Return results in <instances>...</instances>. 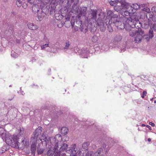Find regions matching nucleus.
<instances>
[{
  "mask_svg": "<svg viewBox=\"0 0 156 156\" xmlns=\"http://www.w3.org/2000/svg\"><path fill=\"white\" fill-rule=\"evenodd\" d=\"M121 20V21L122 22V25H123L124 24V25H123L124 27H123L122 29L125 28L126 30L129 31L132 29H134L135 27L138 30L141 29V28H140L141 27L137 25H135V21L136 20H137V18H136L135 15L131 16L129 19L123 17Z\"/></svg>",
  "mask_w": 156,
  "mask_h": 156,
  "instance_id": "1",
  "label": "nucleus"
},
{
  "mask_svg": "<svg viewBox=\"0 0 156 156\" xmlns=\"http://www.w3.org/2000/svg\"><path fill=\"white\" fill-rule=\"evenodd\" d=\"M105 16L104 14H103L102 16ZM105 17V16H104ZM116 16H115L114 17H110L109 16H106L105 19L104 17L103 20L104 23H105L106 25H108V24H113L117 27L118 29H122L124 26L122 24V23L121 21V19L122 18L117 17Z\"/></svg>",
  "mask_w": 156,
  "mask_h": 156,
  "instance_id": "2",
  "label": "nucleus"
},
{
  "mask_svg": "<svg viewBox=\"0 0 156 156\" xmlns=\"http://www.w3.org/2000/svg\"><path fill=\"white\" fill-rule=\"evenodd\" d=\"M5 138H2L3 140H5L6 143L9 145L14 147H18L19 142L18 141V138L16 135L12 137L9 134L6 133Z\"/></svg>",
  "mask_w": 156,
  "mask_h": 156,
  "instance_id": "3",
  "label": "nucleus"
},
{
  "mask_svg": "<svg viewBox=\"0 0 156 156\" xmlns=\"http://www.w3.org/2000/svg\"><path fill=\"white\" fill-rule=\"evenodd\" d=\"M60 147H58L55 149V154L54 156H61V155L62 156V153H65V151L67 150V148L68 146V145L66 144L63 143L62 145H60Z\"/></svg>",
  "mask_w": 156,
  "mask_h": 156,
  "instance_id": "4",
  "label": "nucleus"
},
{
  "mask_svg": "<svg viewBox=\"0 0 156 156\" xmlns=\"http://www.w3.org/2000/svg\"><path fill=\"white\" fill-rule=\"evenodd\" d=\"M104 17H105L104 16H101L96 21L98 26L99 27L100 30L102 32L105 31L107 26L103 22V18Z\"/></svg>",
  "mask_w": 156,
  "mask_h": 156,
  "instance_id": "5",
  "label": "nucleus"
},
{
  "mask_svg": "<svg viewBox=\"0 0 156 156\" xmlns=\"http://www.w3.org/2000/svg\"><path fill=\"white\" fill-rule=\"evenodd\" d=\"M77 148L75 147L66 150L65 153H62V156H77Z\"/></svg>",
  "mask_w": 156,
  "mask_h": 156,
  "instance_id": "6",
  "label": "nucleus"
},
{
  "mask_svg": "<svg viewBox=\"0 0 156 156\" xmlns=\"http://www.w3.org/2000/svg\"><path fill=\"white\" fill-rule=\"evenodd\" d=\"M144 33V31L142 29H139L137 30L136 36L134 39L136 43H138L141 41Z\"/></svg>",
  "mask_w": 156,
  "mask_h": 156,
  "instance_id": "7",
  "label": "nucleus"
},
{
  "mask_svg": "<svg viewBox=\"0 0 156 156\" xmlns=\"http://www.w3.org/2000/svg\"><path fill=\"white\" fill-rule=\"evenodd\" d=\"M97 14V11L96 10L91 9L90 13L88 14L87 20H92L93 22L95 21Z\"/></svg>",
  "mask_w": 156,
  "mask_h": 156,
  "instance_id": "8",
  "label": "nucleus"
},
{
  "mask_svg": "<svg viewBox=\"0 0 156 156\" xmlns=\"http://www.w3.org/2000/svg\"><path fill=\"white\" fill-rule=\"evenodd\" d=\"M42 132L41 127H39L36 129L34 133L32 135L31 138V140H34V141H36L39 135H40Z\"/></svg>",
  "mask_w": 156,
  "mask_h": 156,
  "instance_id": "9",
  "label": "nucleus"
},
{
  "mask_svg": "<svg viewBox=\"0 0 156 156\" xmlns=\"http://www.w3.org/2000/svg\"><path fill=\"white\" fill-rule=\"evenodd\" d=\"M134 13V11L133 10L131 11H129L128 10H126L124 9H122L120 11V14L122 16L120 17L119 15V18H122L123 17H125L128 19V17H126V16H130V14H132ZM130 16L129 19L130 17Z\"/></svg>",
  "mask_w": 156,
  "mask_h": 156,
  "instance_id": "10",
  "label": "nucleus"
},
{
  "mask_svg": "<svg viewBox=\"0 0 156 156\" xmlns=\"http://www.w3.org/2000/svg\"><path fill=\"white\" fill-rule=\"evenodd\" d=\"M79 0H68L67 2V5L66 6V9L70 8L71 4L73 3V5L72 6V9L73 10L77 8V4Z\"/></svg>",
  "mask_w": 156,
  "mask_h": 156,
  "instance_id": "11",
  "label": "nucleus"
},
{
  "mask_svg": "<svg viewBox=\"0 0 156 156\" xmlns=\"http://www.w3.org/2000/svg\"><path fill=\"white\" fill-rule=\"evenodd\" d=\"M41 141L44 147H46L47 144L51 143L50 138L47 137L44 134L42 135Z\"/></svg>",
  "mask_w": 156,
  "mask_h": 156,
  "instance_id": "12",
  "label": "nucleus"
},
{
  "mask_svg": "<svg viewBox=\"0 0 156 156\" xmlns=\"http://www.w3.org/2000/svg\"><path fill=\"white\" fill-rule=\"evenodd\" d=\"M54 141L55 142V148L56 149L58 147V144L62 140V137L60 134L56 135L54 138H53Z\"/></svg>",
  "mask_w": 156,
  "mask_h": 156,
  "instance_id": "13",
  "label": "nucleus"
},
{
  "mask_svg": "<svg viewBox=\"0 0 156 156\" xmlns=\"http://www.w3.org/2000/svg\"><path fill=\"white\" fill-rule=\"evenodd\" d=\"M47 1L46 2L48 3H50V6L51 8H50L49 11L50 12V15H53L54 14L55 12V5H52L51 3L54 0H46Z\"/></svg>",
  "mask_w": 156,
  "mask_h": 156,
  "instance_id": "14",
  "label": "nucleus"
},
{
  "mask_svg": "<svg viewBox=\"0 0 156 156\" xmlns=\"http://www.w3.org/2000/svg\"><path fill=\"white\" fill-rule=\"evenodd\" d=\"M121 5L122 7L124 9H126V10L129 11H132V6L129 3L124 1L121 2Z\"/></svg>",
  "mask_w": 156,
  "mask_h": 156,
  "instance_id": "15",
  "label": "nucleus"
},
{
  "mask_svg": "<svg viewBox=\"0 0 156 156\" xmlns=\"http://www.w3.org/2000/svg\"><path fill=\"white\" fill-rule=\"evenodd\" d=\"M34 140L31 141L33 142L31 146V153L32 154H35L36 148V141H34Z\"/></svg>",
  "mask_w": 156,
  "mask_h": 156,
  "instance_id": "16",
  "label": "nucleus"
},
{
  "mask_svg": "<svg viewBox=\"0 0 156 156\" xmlns=\"http://www.w3.org/2000/svg\"><path fill=\"white\" fill-rule=\"evenodd\" d=\"M89 53L88 51L86 50L85 48L82 49L80 52L81 57L83 58H87Z\"/></svg>",
  "mask_w": 156,
  "mask_h": 156,
  "instance_id": "17",
  "label": "nucleus"
},
{
  "mask_svg": "<svg viewBox=\"0 0 156 156\" xmlns=\"http://www.w3.org/2000/svg\"><path fill=\"white\" fill-rule=\"evenodd\" d=\"M126 44H120L118 47V48L119 49V51L120 52H124L126 50Z\"/></svg>",
  "mask_w": 156,
  "mask_h": 156,
  "instance_id": "18",
  "label": "nucleus"
},
{
  "mask_svg": "<svg viewBox=\"0 0 156 156\" xmlns=\"http://www.w3.org/2000/svg\"><path fill=\"white\" fill-rule=\"evenodd\" d=\"M60 2L62 3V5L63 6H64V9L65 11L66 12H68L69 10V9H66V6L67 5V2L68 0H59Z\"/></svg>",
  "mask_w": 156,
  "mask_h": 156,
  "instance_id": "19",
  "label": "nucleus"
},
{
  "mask_svg": "<svg viewBox=\"0 0 156 156\" xmlns=\"http://www.w3.org/2000/svg\"><path fill=\"white\" fill-rule=\"evenodd\" d=\"M28 28L32 30H35L38 29V26L33 23H29L28 24Z\"/></svg>",
  "mask_w": 156,
  "mask_h": 156,
  "instance_id": "20",
  "label": "nucleus"
},
{
  "mask_svg": "<svg viewBox=\"0 0 156 156\" xmlns=\"http://www.w3.org/2000/svg\"><path fill=\"white\" fill-rule=\"evenodd\" d=\"M50 8V6H47L45 7H43L42 9V10L41 12V14H48L49 12V8Z\"/></svg>",
  "mask_w": 156,
  "mask_h": 156,
  "instance_id": "21",
  "label": "nucleus"
},
{
  "mask_svg": "<svg viewBox=\"0 0 156 156\" xmlns=\"http://www.w3.org/2000/svg\"><path fill=\"white\" fill-rule=\"evenodd\" d=\"M140 5H138L137 3H134L133 4L132 6V10L134 11V13L136 12V9H140Z\"/></svg>",
  "mask_w": 156,
  "mask_h": 156,
  "instance_id": "22",
  "label": "nucleus"
},
{
  "mask_svg": "<svg viewBox=\"0 0 156 156\" xmlns=\"http://www.w3.org/2000/svg\"><path fill=\"white\" fill-rule=\"evenodd\" d=\"M150 23L148 21H145L142 24V27L145 29H147L149 28Z\"/></svg>",
  "mask_w": 156,
  "mask_h": 156,
  "instance_id": "23",
  "label": "nucleus"
},
{
  "mask_svg": "<svg viewBox=\"0 0 156 156\" xmlns=\"http://www.w3.org/2000/svg\"><path fill=\"white\" fill-rule=\"evenodd\" d=\"M68 129L66 127H63L62 128L61 130V133L64 136L66 135L68 133Z\"/></svg>",
  "mask_w": 156,
  "mask_h": 156,
  "instance_id": "24",
  "label": "nucleus"
},
{
  "mask_svg": "<svg viewBox=\"0 0 156 156\" xmlns=\"http://www.w3.org/2000/svg\"><path fill=\"white\" fill-rule=\"evenodd\" d=\"M107 16H109L110 17H114L115 16H116L118 18H119V16L116 14H115L114 13L112 12L111 10L108 11L107 12Z\"/></svg>",
  "mask_w": 156,
  "mask_h": 156,
  "instance_id": "25",
  "label": "nucleus"
},
{
  "mask_svg": "<svg viewBox=\"0 0 156 156\" xmlns=\"http://www.w3.org/2000/svg\"><path fill=\"white\" fill-rule=\"evenodd\" d=\"M90 143L89 142H85L83 143L82 145V147L83 149L88 150V147L90 145Z\"/></svg>",
  "mask_w": 156,
  "mask_h": 156,
  "instance_id": "26",
  "label": "nucleus"
},
{
  "mask_svg": "<svg viewBox=\"0 0 156 156\" xmlns=\"http://www.w3.org/2000/svg\"><path fill=\"white\" fill-rule=\"evenodd\" d=\"M70 48H70V43L68 41H66L65 43V46L63 48V50L66 51Z\"/></svg>",
  "mask_w": 156,
  "mask_h": 156,
  "instance_id": "27",
  "label": "nucleus"
},
{
  "mask_svg": "<svg viewBox=\"0 0 156 156\" xmlns=\"http://www.w3.org/2000/svg\"><path fill=\"white\" fill-rule=\"evenodd\" d=\"M87 11V8L85 7L81 8L80 11V14L81 15L84 16L86 14Z\"/></svg>",
  "mask_w": 156,
  "mask_h": 156,
  "instance_id": "28",
  "label": "nucleus"
},
{
  "mask_svg": "<svg viewBox=\"0 0 156 156\" xmlns=\"http://www.w3.org/2000/svg\"><path fill=\"white\" fill-rule=\"evenodd\" d=\"M55 147H54V151L51 149H49L48 150L47 153V155L48 156H52L54 154H55ZM55 154H54L55 155Z\"/></svg>",
  "mask_w": 156,
  "mask_h": 156,
  "instance_id": "29",
  "label": "nucleus"
},
{
  "mask_svg": "<svg viewBox=\"0 0 156 156\" xmlns=\"http://www.w3.org/2000/svg\"><path fill=\"white\" fill-rule=\"evenodd\" d=\"M129 32V35L131 37H133L135 35H136V32L137 30H135L134 29H132L131 30H130Z\"/></svg>",
  "mask_w": 156,
  "mask_h": 156,
  "instance_id": "30",
  "label": "nucleus"
},
{
  "mask_svg": "<svg viewBox=\"0 0 156 156\" xmlns=\"http://www.w3.org/2000/svg\"><path fill=\"white\" fill-rule=\"evenodd\" d=\"M99 36V34H97L96 35H94L92 38V41L94 42H96L98 40V36Z\"/></svg>",
  "mask_w": 156,
  "mask_h": 156,
  "instance_id": "31",
  "label": "nucleus"
},
{
  "mask_svg": "<svg viewBox=\"0 0 156 156\" xmlns=\"http://www.w3.org/2000/svg\"><path fill=\"white\" fill-rule=\"evenodd\" d=\"M43 14H41L40 15H38L36 17V19L37 21H41L43 19Z\"/></svg>",
  "mask_w": 156,
  "mask_h": 156,
  "instance_id": "32",
  "label": "nucleus"
},
{
  "mask_svg": "<svg viewBox=\"0 0 156 156\" xmlns=\"http://www.w3.org/2000/svg\"><path fill=\"white\" fill-rule=\"evenodd\" d=\"M150 29L149 31L148 35L151 36V37H154L153 30L152 28H151V26L150 25Z\"/></svg>",
  "mask_w": 156,
  "mask_h": 156,
  "instance_id": "33",
  "label": "nucleus"
},
{
  "mask_svg": "<svg viewBox=\"0 0 156 156\" xmlns=\"http://www.w3.org/2000/svg\"><path fill=\"white\" fill-rule=\"evenodd\" d=\"M103 151V150L101 148H99L97 150V151L94 153V154L95 156H98V155H100Z\"/></svg>",
  "mask_w": 156,
  "mask_h": 156,
  "instance_id": "34",
  "label": "nucleus"
},
{
  "mask_svg": "<svg viewBox=\"0 0 156 156\" xmlns=\"http://www.w3.org/2000/svg\"><path fill=\"white\" fill-rule=\"evenodd\" d=\"M143 37L144 40L146 41H149L150 38H152V37H151V36L148 34L145 35L144 34L143 35Z\"/></svg>",
  "mask_w": 156,
  "mask_h": 156,
  "instance_id": "35",
  "label": "nucleus"
},
{
  "mask_svg": "<svg viewBox=\"0 0 156 156\" xmlns=\"http://www.w3.org/2000/svg\"><path fill=\"white\" fill-rule=\"evenodd\" d=\"M153 15H154V13H153L152 12H150L147 13L146 14V17L147 18L148 17V20L150 19H152Z\"/></svg>",
  "mask_w": 156,
  "mask_h": 156,
  "instance_id": "36",
  "label": "nucleus"
},
{
  "mask_svg": "<svg viewBox=\"0 0 156 156\" xmlns=\"http://www.w3.org/2000/svg\"><path fill=\"white\" fill-rule=\"evenodd\" d=\"M114 10L116 11L119 12L120 14V11L122 9H121V7L119 6H114Z\"/></svg>",
  "mask_w": 156,
  "mask_h": 156,
  "instance_id": "37",
  "label": "nucleus"
},
{
  "mask_svg": "<svg viewBox=\"0 0 156 156\" xmlns=\"http://www.w3.org/2000/svg\"><path fill=\"white\" fill-rule=\"evenodd\" d=\"M113 26L114 24H108V25H107V27L108 30V31L110 32H112L113 31V29L112 26V25Z\"/></svg>",
  "mask_w": 156,
  "mask_h": 156,
  "instance_id": "38",
  "label": "nucleus"
},
{
  "mask_svg": "<svg viewBox=\"0 0 156 156\" xmlns=\"http://www.w3.org/2000/svg\"><path fill=\"white\" fill-rule=\"evenodd\" d=\"M135 21V25H137V26H139L142 27V23L139 21L137 19V20H136Z\"/></svg>",
  "mask_w": 156,
  "mask_h": 156,
  "instance_id": "39",
  "label": "nucleus"
},
{
  "mask_svg": "<svg viewBox=\"0 0 156 156\" xmlns=\"http://www.w3.org/2000/svg\"><path fill=\"white\" fill-rule=\"evenodd\" d=\"M44 151V149L42 148H37V152L38 154H42Z\"/></svg>",
  "mask_w": 156,
  "mask_h": 156,
  "instance_id": "40",
  "label": "nucleus"
},
{
  "mask_svg": "<svg viewBox=\"0 0 156 156\" xmlns=\"http://www.w3.org/2000/svg\"><path fill=\"white\" fill-rule=\"evenodd\" d=\"M11 56L12 57L16 58L18 57V54L14 51L13 52L12 51Z\"/></svg>",
  "mask_w": 156,
  "mask_h": 156,
  "instance_id": "41",
  "label": "nucleus"
},
{
  "mask_svg": "<svg viewBox=\"0 0 156 156\" xmlns=\"http://www.w3.org/2000/svg\"><path fill=\"white\" fill-rule=\"evenodd\" d=\"M141 10L148 13L150 12V9L149 8L145 7L141 9Z\"/></svg>",
  "mask_w": 156,
  "mask_h": 156,
  "instance_id": "42",
  "label": "nucleus"
},
{
  "mask_svg": "<svg viewBox=\"0 0 156 156\" xmlns=\"http://www.w3.org/2000/svg\"><path fill=\"white\" fill-rule=\"evenodd\" d=\"M151 27V28H153V30L156 31V22L154 23L152 26Z\"/></svg>",
  "mask_w": 156,
  "mask_h": 156,
  "instance_id": "43",
  "label": "nucleus"
},
{
  "mask_svg": "<svg viewBox=\"0 0 156 156\" xmlns=\"http://www.w3.org/2000/svg\"><path fill=\"white\" fill-rule=\"evenodd\" d=\"M147 92L146 91H144L142 93V95L141 96V97L144 98V96L146 95Z\"/></svg>",
  "mask_w": 156,
  "mask_h": 156,
  "instance_id": "44",
  "label": "nucleus"
},
{
  "mask_svg": "<svg viewBox=\"0 0 156 156\" xmlns=\"http://www.w3.org/2000/svg\"><path fill=\"white\" fill-rule=\"evenodd\" d=\"M16 3L18 7L20 6L21 5V3L20 1H17L16 2Z\"/></svg>",
  "mask_w": 156,
  "mask_h": 156,
  "instance_id": "45",
  "label": "nucleus"
},
{
  "mask_svg": "<svg viewBox=\"0 0 156 156\" xmlns=\"http://www.w3.org/2000/svg\"><path fill=\"white\" fill-rule=\"evenodd\" d=\"M48 46V44H45L44 45H42L41 46V48L42 49H44L45 48L47 47Z\"/></svg>",
  "mask_w": 156,
  "mask_h": 156,
  "instance_id": "46",
  "label": "nucleus"
},
{
  "mask_svg": "<svg viewBox=\"0 0 156 156\" xmlns=\"http://www.w3.org/2000/svg\"><path fill=\"white\" fill-rule=\"evenodd\" d=\"M77 156L74 155V156H80V155L82 154L80 151H78V149H77Z\"/></svg>",
  "mask_w": 156,
  "mask_h": 156,
  "instance_id": "47",
  "label": "nucleus"
},
{
  "mask_svg": "<svg viewBox=\"0 0 156 156\" xmlns=\"http://www.w3.org/2000/svg\"><path fill=\"white\" fill-rule=\"evenodd\" d=\"M152 20L154 22H156V15H153Z\"/></svg>",
  "mask_w": 156,
  "mask_h": 156,
  "instance_id": "48",
  "label": "nucleus"
},
{
  "mask_svg": "<svg viewBox=\"0 0 156 156\" xmlns=\"http://www.w3.org/2000/svg\"><path fill=\"white\" fill-rule=\"evenodd\" d=\"M151 10L154 12H156V5L153 6Z\"/></svg>",
  "mask_w": 156,
  "mask_h": 156,
  "instance_id": "49",
  "label": "nucleus"
},
{
  "mask_svg": "<svg viewBox=\"0 0 156 156\" xmlns=\"http://www.w3.org/2000/svg\"><path fill=\"white\" fill-rule=\"evenodd\" d=\"M124 1H122V0H114V1L116 3L120 2L121 4V2H123Z\"/></svg>",
  "mask_w": 156,
  "mask_h": 156,
  "instance_id": "50",
  "label": "nucleus"
},
{
  "mask_svg": "<svg viewBox=\"0 0 156 156\" xmlns=\"http://www.w3.org/2000/svg\"><path fill=\"white\" fill-rule=\"evenodd\" d=\"M83 156H91V154L89 152H87L85 154L83 155Z\"/></svg>",
  "mask_w": 156,
  "mask_h": 156,
  "instance_id": "51",
  "label": "nucleus"
},
{
  "mask_svg": "<svg viewBox=\"0 0 156 156\" xmlns=\"http://www.w3.org/2000/svg\"><path fill=\"white\" fill-rule=\"evenodd\" d=\"M140 9H141V7L143 8V7H145V4H141L140 5Z\"/></svg>",
  "mask_w": 156,
  "mask_h": 156,
  "instance_id": "52",
  "label": "nucleus"
},
{
  "mask_svg": "<svg viewBox=\"0 0 156 156\" xmlns=\"http://www.w3.org/2000/svg\"><path fill=\"white\" fill-rule=\"evenodd\" d=\"M149 124L151 125L152 126H155L154 123L151 122H149Z\"/></svg>",
  "mask_w": 156,
  "mask_h": 156,
  "instance_id": "53",
  "label": "nucleus"
},
{
  "mask_svg": "<svg viewBox=\"0 0 156 156\" xmlns=\"http://www.w3.org/2000/svg\"><path fill=\"white\" fill-rule=\"evenodd\" d=\"M114 1H111L110 2V5L112 6H114Z\"/></svg>",
  "mask_w": 156,
  "mask_h": 156,
  "instance_id": "54",
  "label": "nucleus"
},
{
  "mask_svg": "<svg viewBox=\"0 0 156 156\" xmlns=\"http://www.w3.org/2000/svg\"><path fill=\"white\" fill-rule=\"evenodd\" d=\"M146 126L147 128H148L149 129V130H151V127L150 126L147 125Z\"/></svg>",
  "mask_w": 156,
  "mask_h": 156,
  "instance_id": "55",
  "label": "nucleus"
},
{
  "mask_svg": "<svg viewBox=\"0 0 156 156\" xmlns=\"http://www.w3.org/2000/svg\"><path fill=\"white\" fill-rule=\"evenodd\" d=\"M106 145L105 144H104L102 145V147L104 148H105L106 147Z\"/></svg>",
  "mask_w": 156,
  "mask_h": 156,
  "instance_id": "56",
  "label": "nucleus"
},
{
  "mask_svg": "<svg viewBox=\"0 0 156 156\" xmlns=\"http://www.w3.org/2000/svg\"><path fill=\"white\" fill-rule=\"evenodd\" d=\"M117 38H118L117 37H116L115 38V41H120L121 39H120L119 37V39L118 40L117 39Z\"/></svg>",
  "mask_w": 156,
  "mask_h": 156,
  "instance_id": "57",
  "label": "nucleus"
},
{
  "mask_svg": "<svg viewBox=\"0 0 156 156\" xmlns=\"http://www.w3.org/2000/svg\"><path fill=\"white\" fill-rule=\"evenodd\" d=\"M143 16V18H145L146 16V14L145 13L143 12L142 13Z\"/></svg>",
  "mask_w": 156,
  "mask_h": 156,
  "instance_id": "58",
  "label": "nucleus"
},
{
  "mask_svg": "<svg viewBox=\"0 0 156 156\" xmlns=\"http://www.w3.org/2000/svg\"><path fill=\"white\" fill-rule=\"evenodd\" d=\"M92 147L94 149H95L96 148V146L95 145H93L92 146Z\"/></svg>",
  "mask_w": 156,
  "mask_h": 156,
  "instance_id": "59",
  "label": "nucleus"
},
{
  "mask_svg": "<svg viewBox=\"0 0 156 156\" xmlns=\"http://www.w3.org/2000/svg\"><path fill=\"white\" fill-rule=\"evenodd\" d=\"M5 151H6V150L4 149V150H2V151H0V153H3Z\"/></svg>",
  "mask_w": 156,
  "mask_h": 156,
  "instance_id": "60",
  "label": "nucleus"
},
{
  "mask_svg": "<svg viewBox=\"0 0 156 156\" xmlns=\"http://www.w3.org/2000/svg\"><path fill=\"white\" fill-rule=\"evenodd\" d=\"M151 139L150 138H148V141L150 142V141H151Z\"/></svg>",
  "mask_w": 156,
  "mask_h": 156,
  "instance_id": "61",
  "label": "nucleus"
},
{
  "mask_svg": "<svg viewBox=\"0 0 156 156\" xmlns=\"http://www.w3.org/2000/svg\"><path fill=\"white\" fill-rule=\"evenodd\" d=\"M142 126H145V125L144 124H142Z\"/></svg>",
  "mask_w": 156,
  "mask_h": 156,
  "instance_id": "62",
  "label": "nucleus"
},
{
  "mask_svg": "<svg viewBox=\"0 0 156 156\" xmlns=\"http://www.w3.org/2000/svg\"><path fill=\"white\" fill-rule=\"evenodd\" d=\"M153 98H152L151 99V100L152 101L153 100Z\"/></svg>",
  "mask_w": 156,
  "mask_h": 156,
  "instance_id": "63",
  "label": "nucleus"
},
{
  "mask_svg": "<svg viewBox=\"0 0 156 156\" xmlns=\"http://www.w3.org/2000/svg\"><path fill=\"white\" fill-rule=\"evenodd\" d=\"M154 103L155 104H156V100L155 101H154Z\"/></svg>",
  "mask_w": 156,
  "mask_h": 156,
  "instance_id": "64",
  "label": "nucleus"
}]
</instances>
